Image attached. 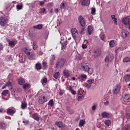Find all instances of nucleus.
<instances>
[{"instance_id": "obj_1", "label": "nucleus", "mask_w": 130, "mask_h": 130, "mask_svg": "<svg viewBox=\"0 0 130 130\" xmlns=\"http://www.w3.org/2000/svg\"><path fill=\"white\" fill-rule=\"evenodd\" d=\"M81 69L84 72H87L89 75H92L94 70L90 63L83 62L81 63Z\"/></svg>"}, {"instance_id": "obj_2", "label": "nucleus", "mask_w": 130, "mask_h": 130, "mask_svg": "<svg viewBox=\"0 0 130 130\" xmlns=\"http://www.w3.org/2000/svg\"><path fill=\"white\" fill-rule=\"evenodd\" d=\"M9 18L5 17L4 16L0 17V25L3 27L8 26L9 24Z\"/></svg>"}, {"instance_id": "obj_3", "label": "nucleus", "mask_w": 130, "mask_h": 130, "mask_svg": "<svg viewBox=\"0 0 130 130\" xmlns=\"http://www.w3.org/2000/svg\"><path fill=\"white\" fill-rule=\"evenodd\" d=\"M47 102V97L45 95H41L38 98V102L40 104H43L44 102Z\"/></svg>"}, {"instance_id": "obj_4", "label": "nucleus", "mask_w": 130, "mask_h": 130, "mask_svg": "<svg viewBox=\"0 0 130 130\" xmlns=\"http://www.w3.org/2000/svg\"><path fill=\"white\" fill-rule=\"evenodd\" d=\"M114 59V56H113V55H112V54H109V55L106 56L105 60L106 62L109 63L113 61Z\"/></svg>"}, {"instance_id": "obj_5", "label": "nucleus", "mask_w": 130, "mask_h": 130, "mask_svg": "<svg viewBox=\"0 0 130 130\" xmlns=\"http://www.w3.org/2000/svg\"><path fill=\"white\" fill-rule=\"evenodd\" d=\"M94 82H95V80L94 79H88L87 80V83H85L84 86L86 88L89 89V88H91V86H92Z\"/></svg>"}, {"instance_id": "obj_6", "label": "nucleus", "mask_w": 130, "mask_h": 130, "mask_svg": "<svg viewBox=\"0 0 130 130\" xmlns=\"http://www.w3.org/2000/svg\"><path fill=\"white\" fill-rule=\"evenodd\" d=\"M64 63H66V59H60L58 60L56 63V65H57V67H60V68H62V67L64 66Z\"/></svg>"}, {"instance_id": "obj_7", "label": "nucleus", "mask_w": 130, "mask_h": 130, "mask_svg": "<svg viewBox=\"0 0 130 130\" xmlns=\"http://www.w3.org/2000/svg\"><path fill=\"white\" fill-rule=\"evenodd\" d=\"M78 20H79V23L82 26V27H85V25H86V22H85V18L83 17L82 16H80L78 18Z\"/></svg>"}, {"instance_id": "obj_8", "label": "nucleus", "mask_w": 130, "mask_h": 130, "mask_svg": "<svg viewBox=\"0 0 130 130\" xmlns=\"http://www.w3.org/2000/svg\"><path fill=\"white\" fill-rule=\"evenodd\" d=\"M71 33L72 34V36L74 39L77 38V36H78V30L76 28H72L71 30Z\"/></svg>"}, {"instance_id": "obj_9", "label": "nucleus", "mask_w": 130, "mask_h": 130, "mask_svg": "<svg viewBox=\"0 0 130 130\" xmlns=\"http://www.w3.org/2000/svg\"><path fill=\"white\" fill-rule=\"evenodd\" d=\"M130 22V19L128 17H124L122 20V23L126 26Z\"/></svg>"}, {"instance_id": "obj_10", "label": "nucleus", "mask_w": 130, "mask_h": 130, "mask_svg": "<svg viewBox=\"0 0 130 130\" xmlns=\"http://www.w3.org/2000/svg\"><path fill=\"white\" fill-rule=\"evenodd\" d=\"M120 88H121L120 85L119 84L116 85L115 88H114V93L118 94V93H119Z\"/></svg>"}, {"instance_id": "obj_11", "label": "nucleus", "mask_w": 130, "mask_h": 130, "mask_svg": "<svg viewBox=\"0 0 130 130\" xmlns=\"http://www.w3.org/2000/svg\"><path fill=\"white\" fill-rule=\"evenodd\" d=\"M56 125H57V127L60 128L61 130H64V125L62 124L61 122H56Z\"/></svg>"}, {"instance_id": "obj_12", "label": "nucleus", "mask_w": 130, "mask_h": 130, "mask_svg": "<svg viewBox=\"0 0 130 130\" xmlns=\"http://www.w3.org/2000/svg\"><path fill=\"white\" fill-rule=\"evenodd\" d=\"M80 2L82 6H88L90 5V0H80Z\"/></svg>"}, {"instance_id": "obj_13", "label": "nucleus", "mask_w": 130, "mask_h": 130, "mask_svg": "<svg viewBox=\"0 0 130 130\" xmlns=\"http://www.w3.org/2000/svg\"><path fill=\"white\" fill-rule=\"evenodd\" d=\"M28 57L29 59L34 60L36 59V54L34 52H30L29 55H28Z\"/></svg>"}, {"instance_id": "obj_14", "label": "nucleus", "mask_w": 130, "mask_h": 130, "mask_svg": "<svg viewBox=\"0 0 130 130\" xmlns=\"http://www.w3.org/2000/svg\"><path fill=\"white\" fill-rule=\"evenodd\" d=\"M23 51L25 52V53L28 55H30V54L31 53L30 51H31V49L29 48H23Z\"/></svg>"}, {"instance_id": "obj_15", "label": "nucleus", "mask_w": 130, "mask_h": 130, "mask_svg": "<svg viewBox=\"0 0 130 130\" xmlns=\"http://www.w3.org/2000/svg\"><path fill=\"white\" fill-rule=\"evenodd\" d=\"M101 116L103 118H108V117H109V113L106 112H103L101 114Z\"/></svg>"}, {"instance_id": "obj_16", "label": "nucleus", "mask_w": 130, "mask_h": 130, "mask_svg": "<svg viewBox=\"0 0 130 130\" xmlns=\"http://www.w3.org/2000/svg\"><path fill=\"white\" fill-rule=\"evenodd\" d=\"M80 81H86L87 80V75L85 74H81L79 78Z\"/></svg>"}, {"instance_id": "obj_17", "label": "nucleus", "mask_w": 130, "mask_h": 130, "mask_svg": "<svg viewBox=\"0 0 130 130\" xmlns=\"http://www.w3.org/2000/svg\"><path fill=\"white\" fill-rule=\"evenodd\" d=\"M128 35V32L126 30L123 29L122 31V37L123 38H125Z\"/></svg>"}, {"instance_id": "obj_18", "label": "nucleus", "mask_w": 130, "mask_h": 130, "mask_svg": "<svg viewBox=\"0 0 130 130\" xmlns=\"http://www.w3.org/2000/svg\"><path fill=\"white\" fill-rule=\"evenodd\" d=\"M88 47V41L85 40L82 45V48L83 49H86Z\"/></svg>"}, {"instance_id": "obj_19", "label": "nucleus", "mask_w": 130, "mask_h": 130, "mask_svg": "<svg viewBox=\"0 0 130 130\" xmlns=\"http://www.w3.org/2000/svg\"><path fill=\"white\" fill-rule=\"evenodd\" d=\"M19 60L20 62H23V61H25V55H23V54L22 53L19 54Z\"/></svg>"}, {"instance_id": "obj_20", "label": "nucleus", "mask_w": 130, "mask_h": 130, "mask_svg": "<svg viewBox=\"0 0 130 130\" xmlns=\"http://www.w3.org/2000/svg\"><path fill=\"white\" fill-rule=\"evenodd\" d=\"M87 31L88 32V34H89V35H91V34L93 33V26L89 25L87 27Z\"/></svg>"}, {"instance_id": "obj_21", "label": "nucleus", "mask_w": 130, "mask_h": 130, "mask_svg": "<svg viewBox=\"0 0 130 130\" xmlns=\"http://www.w3.org/2000/svg\"><path fill=\"white\" fill-rule=\"evenodd\" d=\"M43 27V25L41 24L37 25H34L33 26L34 29H38V30H41Z\"/></svg>"}, {"instance_id": "obj_22", "label": "nucleus", "mask_w": 130, "mask_h": 130, "mask_svg": "<svg viewBox=\"0 0 130 130\" xmlns=\"http://www.w3.org/2000/svg\"><path fill=\"white\" fill-rule=\"evenodd\" d=\"M32 117L37 121H39V116H38V114L37 113H34L32 115Z\"/></svg>"}, {"instance_id": "obj_23", "label": "nucleus", "mask_w": 130, "mask_h": 130, "mask_svg": "<svg viewBox=\"0 0 130 130\" xmlns=\"http://www.w3.org/2000/svg\"><path fill=\"white\" fill-rule=\"evenodd\" d=\"M18 82L19 85H20L21 86H23L25 81V79L23 78H20L18 79Z\"/></svg>"}, {"instance_id": "obj_24", "label": "nucleus", "mask_w": 130, "mask_h": 130, "mask_svg": "<svg viewBox=\"0 0 130 130\" xmlns=\"http://www.w3.org/2000/svg\"><path fill=\"white\" fill-rule=\"evenodd\" d=\"M63 75L65 78H69L70 77V71L69 70H64Z\"/></svg>"}, {"instance_id": "obj_25", "label": "nucleus", "mask_w": 130, "mask_h": 130, "mask_svg": "<svg viewBox=\"0 0 130 130\" xmlns=\"http://www.w3.org/2000/svg\"><path fill=\"white\" fill-rule=\"evenodd\" d=\"M111 18L113 20L114 24L115 25H117V19L115 18V15H111Z\"/></svg>"}, {"instance_id": "obj_26", "label": "nucleus", "mask_w": 130, "mask_h": 130, "mask_svg": "<svg viewBox=\"0 0 130 130\" xmlns=\"http://www.w3.org/2000/svg\"><path fill=\"white\" fill-rule=\"evenodd\" d=\"M8 43H9V45L11 47H15V45H16V43L15 42V41H9L8 42Z\"/></svg>"}, {"instance_id": "obj_27", "label": "nucleus", "mask_w": 130, "mask_h": 130, "mask_svg": "<svg viewBox=\"0 0 130 130\" xmlns=\"http://www.w3.org/2000/svg\"><path fill=\"white\" fill-rule=\"evenodd\" d=\"M41 83L43 86H45L46 85V83H47V78L44 77L41 80Z\"/></svg>"}, {"instance_id": "obj_28", "label": "nucleus", "mask_w": 130, "mask_h": 130, "mask_svg": "<svg viewBox=\"0 0 130 130\" xmlns=\"http://www.w3.org/2000/svg\"><path fill=\"white\" fill-rule=\"evenodd\" d=\"M85 120H80L79 123V125L80 127L84 126V124H85Z\"/></svg>"}, {"instance_id": "obj_29", "label": "nucleus", "mask_w": 130, "mask_h": 130, "mask_svg": "<svg viewBox=\"0 0 130 130\" xmlns=\"http://www.w3.org/2000/svg\"><path fill=\"white\" fill-rule=\"evenodd\" d=\"M7 113L8 114H14L15 113V110L11 109H8L7 110Z\"/></svg>"}, {"instance_id": "obj_30", "label": "nucleus", "mask_w": 130, "mask_h": 130, "mask_svg": "<svg viewBox=\"0 0 130 130\" xmlns=\"http://www.w3.org/2000/svg\"><path fill=\"white\" fill-rule=\"evenodd\" d=\"M109 43L110 47H114L115 45V42H114V40L110 41L109 42Z\"/></svg>"}, {"instance_id": "obj_31", "label": "nucleus", "mask_w": 130, "mask_h": 130, "mask_svg": "<svg viewBox=\"0 0 130 130\" xmlns=\"http://www.w3.org/2000/svg\"><path fill=\"white\" fill-rule=\"evenodd\" d=\"M21 108L22 109H26L27 108V103L24 102L21 104Z\"/></svg>"}, {"instance_id": "obj_32", "label": "nucleus", "mask_w": 130, "mask_h": 130, "mask_svg": "<svg viewBox=\"0 0 130 130\" xmlns=\"http://www.w3.org/2000/svg\"><path fill=\"white\" fill-rule=\"evenodd\" d=\"M123 98L124 101H127L128 100H129L130 95L129 94H125Z\"/></svg>"}, {"instance_id": "obj_33", "label": "nucleus", "mask_w": 130, "mask_h": 130, "mask_svg": "<svg viewBox=\"0 0 130 130\" xmlns=\"http://www.w3.org/2000/svg\"><path fill=\"white\" fill-rule=\"evenodd\" d=\"M69 90L70 91L72 94H73V95H76V91L73 89V87H72V86H69Z\"/></svg>"}, {"instance_id": "obj_34", "label": "nucleus", "mask_w": 130, "mask_h": 130, "mask_svg": "<svg viewBox=\"0 0 130 130\" xmlns=\"http://www.w3.org/2000/svg\"><path fill=\"white\" fill-rule=\"evenodd\" d=\"M130 58L128 57H125L123 59V62H129Z\"/></svg>"}, {"instance_id": "obj_35", "label": "nucleus", "mask_w": 130, "mask_h": 130, "mask_svg": "<svg viewBox=\"0 0 130 130\" xmlns=\"http://www.w3.org/2000/svg\"><path fill=\"white\" fill-rule=\"evenodd\" d=\"M48 105L49 106L52 107L54 105V102H53V99H51L48 102Z\"/></svg>"}, {"instance_id": "obj_36", "label": "nucleus", "mask_w": 130, "mask_h": 130, "mask_svg": "<svg viewBox=\"0 0 130 130\" xmlns=\"http://www.w3.org/2000/svg\"><path fill=\"white\" fill-rule=\"evenodd\" d=\"M105 124H106L107 126H109L110 124H111V121L109 120H107L104 121Z\"/></svg>"}, {"instance_id": "obj_37", "label": "nucleus", "mask_w": 130, "mask_h": 130, "mask_svg": "<svg viewBox=\"0 0 130 130\" xmlns=\"http://www.w3.org/2000/svg\"><path fill=\"white\" fill-rule=\"evenodd\" d=\"M30 87V84L28 83H25L23 85V88L24 89V90H26V89H28Z\"/></svg>"}, {"instance_id": "obj_38", "label": "nucleus", "mask_w": 130, "mask_h": 130, "mask_svg": "<svg viewBox=\"0 0 130 130\" xmlns=\"http://www.w3.org/2000/svg\"><path fill=\"white\" fill-rule=\"evenodd\" d=\"M22 8H23V4L22 3L19 5H17L16 6V9H17V10H22Z\"/></svg>"}, {"instance_id": "obj_39", "label": "nucleus", "mask_w": 130, "mask_h": 130, "mask_svg": "<svg viewBox=\"0 0 130 130\" xmlns=\"http://www.w3.org/2000/svg\"><path fill=\"white\" fill-rule=\"evenodd\" d=\"M38 47V46L37 45V44L36 42H34L33 44H32V48L34 50H35L36 49H37Z\"/></svg>"}, {"instance_id": "obj_40", "label": "nucleus", "mask_w": 130, "mask_h": 130, "mask_svg": "<svg viewBox=\"0 0 130 130\" xmlns=\"http://www.w3.org/2000/svg\"><path fill=\"white\" fill-rule=\"evenodd\" d=\"M36 69H37V70H41V64L40 63H37L36 64Z\"/></svg>"}, {"instance_id": "obj_41", "label": "nucleus", "mask_w": 130, "mask_h": 130, "mask_svg": "<svg viewBox=\"0 0 130 130\" xmlns=\"http://www.w3.org/2000/svg\"><path fill=\"white\" fill-rule=\"evenodd\" d=\"M100 37L101 40H103V41H104V40H105V39H106L105 35L103 34H101V35H100Z\"/></svg>"}, {"instance_id": "obj_42", "label": "nucleus", "mask_w": 130, "mask_h": 130, "mask_svg": "<svg viewBox=\"0 0 130 130\" xmlns=\"http://www.w3.org/2000/svg\"><path fill=\"white\" fill-rule=\"evenodd\" d=\"M59 72H56L54 74L53 77L55 78V79H58L59 77Z\"/></svg>"}, {"instance_id": "obj_43", "label": "nucleus", "mask_w": 130, "mask_h": 130, "mask_svg": "<svg viewBox=\"0 0 130 130\" xmlns=\"http://www.w3.org/2000/svg\"><path fill=\"white\" fill-rule=\"evenodd\" d=\"M83 99H84V95H80L77 98L78 101H82Z\"/></svg>"}, {"instance_id": "obj_44", "label": "nucleus", "mask_w": 130, "mask_h": 130, "mask_svg": "<svg viewBox=\"0 0 130 130\" xmlns=\"http://www.w3.org/2000/svg\"><path fill=\"white\" fill-rule=\"evenodd\" d=\"M96 107H97V104H93V105L91 107L92 110H93V111H94V110H96Z\"/></svg>"}, {"instance_id": "obj_45", "label": "nucleus", "mask_w": 130, "mask_h": 130, "mask_svg": "<svg viewBox=\"0 0 130 130\" xmlns=\"http://www.w3.org/2000/svg\"><path fill=\"white\" fill-rule=\"evenodd\" d=\"M0 127L2 129H4L6 127V124L4 123H0Z\"/></svg>"}, {"instance_id": "obj_46", "label": "nucleus", "mask_w": 130, "mask_h": 130, "mask_svg": "<svg viewBox=\"0 0 130 130\" xmlns=\"http://www.w3.org/2000/svg\"><path fill=\"white\" fill-rule=\"evenodd\" d=\"M8 93H9V90H5L2 92V95H4V96H7Z\"/></svg>"}, {"instance_id": "obj_47", "label": "nucleus", "mask_w": 130, "mask_h": 130, "mask_svg": "<svg viewBox=\"0 0 130 130\" xmlns=\"http://www.w3.org/2000/svg\"><path fill=\"white\" fill-rule=\"evenodd\" d=\"M6 86L7 87H10L11 89H12V83L10 81L8 82L6 84Z\"/></svg>"}, {"instance_id": "obj_48", "label": "nucleus", "mask_w": 130, "mask_h": 130, "mask_svg": "<svg viewBox=\"0 0 130 130\" xmlns=\"http://www.w3.org/2000/svg\"><path fill=\"white\" fill-rule=\"evenodd\" d=\"M96 12V9H95V8H91V14L92 15H95V13Z\"/></svg>"}, {"instance_id": "obj_49", "label": "nucleus", "mask_w": 130, "mask_h": 130, "mask_svg": "<svg viewBox=\"0 0 130 130\" xmlns=\"http://www.w3.org/2000/svg\"><path fill=\"white\" fill-rule=\"evenodd\" d=\"M45 11H46L45 8H41V10H40L39 13H40V14H43V13H44Z\"/></svg>"}, {"instance_id": "obj_50", "label": "nucleus", "mask_w": 130, "mask_h": 130, "mask_svg": "<svg viewBox=\"0 0 130 130\" xmlns=\"http://www.w3.org/2000/svg\"><path fill=\"white\" fill-rule=\"evenodd\" d=\"M83 92H84V91L83 90L79 89L77 91V94H78V95H82V94H83Z\"/></svg>"}, {"instance_id": "obj_51", "label": "nucleus", "mask_w": 130, "mask_h": 130, "mask_svg": "<svg viewBox=\"0 0 130 130\" xmlns=\"http://www.w3.org/2000/svg\"><path fill=\"white\" fill-rule=\"evenodd\" d=\"M46 3V0H44L43 1H40V6H43L44 4Z\"/></svg>"}, {"instance_id": "obj_52", "label": "nucleus", "mask_w": 130, "mask_h": 130, "mask_svg": "<svg viewBox=\"0 0 130 130\" xmlns=\"http://www.w3.org/2000/svg\"><path fill=\"white\" fill-rule=\"evenodd\" d=\"M60 8L61 9H66V5H64V3L63 2H62L61 4V6H60Z\"/></svg>"}, {"instance_id": "obj_53", "label": "nucleus", "mask_w": 130, "mask_h": 130, "mask_svg": "<svg viewBox=\"0 0 130 130\" xmlns=\"http://www.w3.org/2000/svg\"><path fill=\"white\" fill-rule=\"evenodd\" d=\"M125 117H126V119H130V114L128 113H126Z\"/></svg>"}, {"instance_id": "obj_54", "label": "nucleus", "mask_w": 130, "mask_h": 130, "mask_svg": "<svg viewBox=\"0 0 130 130\" xmlns=\"http://www.w3.org/2000/svg\"><path fill=\"white\" fill-rule=\"evenodd\" d=\"M104 105H105V106H107L108 105H109V101H106V102H104Z\"/></svg>"}, {"instance_id": "obj_55", "label": "nucleus", "mask_w": 130, "mask_h": 130, "mask_svg": "<svg viewBox=\"0 0 130 130\" xmlns=\"http://www.w3.org/2000/svg\"><path fill=\"white\" fill-rule=\"evenodd\" d=\"M66 45H67V42L64 43L62 45L61 48L62 49L66 48Z\"/></svg>"}, {"instance_id": "obj_56", "label": "nucleus", "mask_w": 130, "mask_h": 130, "mask_svg": "<svg viewBox=\"0 0 130 130\" xmlns=\"http://www.w3.org/2000/svg\"><path fill=\"white\" fill-rule=\"evenodd\" d=\"M81 34H84V33H85V28L83 27L80 31Z\"/></svg>"}, {"instance_id": "obj_57", "label": "nucleus", "mask_w": 130, "mask_h": 130, "mask_svg": "<svg viewBox=\"0 0 130 130\" xmlns=\"http://www.w3.org/2000/svg\"><path fill=\"white\" fill-rule=\"evenodd\" d=\"M124 78H126L128 81H130V74L125 75Z\"/></svg>"}, {"instance_id": "obj_58", "label": "nucleus", "mask_w": 130, "mask_h": 130, "mask_svg": "<svg viewBox=\"0 0 130 130\" xmlns=\"http://www.w3.org/2000/svg\"><path fill=\"white\" fill-rule=\"evenodd\" d=\"M3 49H4V45L0 43V50H3Z\"/></svg>"}, {"instance_id": "obj_59", "label": "nucleus", "mask_w": 130, "mask_h": 130, "mask_svg": "<svg viewBox=\"0 0 130 130\" xmlns=\"http://www.w3.org/2000/svg\"><path fill=\"white\" fill-rule=\"evenodd\" d=\"M43 66L44 68H46L47 67V63L46 62H43Z\"/></svg>"}, {"instance_id": "obj_60", "label": "nucleus", "mask_w": 130, "mask_h": 130, "mask_svg": "<svg viewBox=\"0 0 130 130\" xmlns=\"http://www.w3.org/2000/svg\"><path fill=\"white\" fill-rule=\"evenodd\" d=\"M12 7V4H9L7 6V9H11Z\"/></svg>"}, {"instance_id": "obj_61", "label": "nucleus", "mask_w": 130, "mask_h": 130, "mask_svg": "<svg viewBox=\"0 0 130 130\" xmlns=\"http://www.w3.org/2000/svg\"><path fill=\"white\" fill-rule=\"evenodd\" d=\"M126 27L128 28L129 30H130V22L126 25Z\"/></svg>"}, {"instance_id": "obj_62", "label": "nucleus", "mask_w": 130, "mask_h": 130, "mask_svg": "<svg viewBox=\"0 0 130 130\" xmlns=\"http://www.w3.org/2000/svg\"><path fill=\"white\" fill-rule=\"evenodd\" d=\"M23 122L24 123V124H28V121L24 120L23 121Z\"/></svg>"}, {"instance_id": "obj_63", "label": "nucleus", "mask_w": 130, "mask_h": 130, "mask_svg": "<svg viewBox=\"0 0 130 130\" xmlns=\"http://www.w3.org/2000/svg\"><path fill=\"white\" fill-rule=\"evenodd\" d=\"M18 92H22V89L21 88H18L17 89Z\"/></svg>"}, {"instance_id": "obj_64", "label": "nucleus", "mask_w": 130, "mask_h": 130, "mask_svg": "<svg viewBox=\"0 0 130 130\" xmlns=\"http://www.w3.org/2000/svg\"><path fill=\"white\" fill-rule=\"evenodd\" d=\"M55 13H56V14H57V13H58V9L55 8Z\"/></svg>"}]
</instances>
